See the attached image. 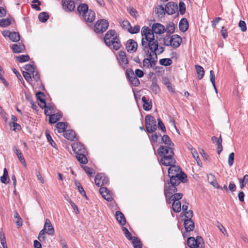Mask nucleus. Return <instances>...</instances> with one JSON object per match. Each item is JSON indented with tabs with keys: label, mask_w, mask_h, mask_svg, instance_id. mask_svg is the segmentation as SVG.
<instances>
[{
	"label": "nucleus",
	"mask_w": 248,
	"mask_h": 248,
	"mask_svg": "<svg viewBox=\"0 0 248 248\" xmlns=\"http://www.w3.org/2000/svg\"><path fill=\"white\" fill-rule=\"evenodd\" d=\"M179 12L181 15H183L185 14L186 9L185 6V4L184 2L182 1H180L179 3Z\"/></svg>",
	"instance_id": "nucleus-54"
},
{
	"label": "nucleus",
	"mask_w": 248,
	"mask_h": 248,
	"mask_svg": "<svg viewBox=\"0 0 248 248\" xmlns=\"http://www.w3.org/2000/svg\"><path fill=\"white\" fill-rule=\"evenodd\" d=\"M177 5L173 2H168L165 7V12L169 15H172L175 13Z\"/></svg>",
	"instance_id": "nucleus-21"
},
{
	"label": "nucleus",
	"mask_w": 248,
	"mask_h": 248,
	"mask_svg": "<svg viewBox=\"0 0 248 248\" xmlns=\"http://www.w3.org/2000/svg\"><path fill=\"white\" fill-rule=\"evenodd\" d=\"M165 31L164 26L160 23H155L152 25V29L144 26L141 31L142 35L141 45L144 51H148V49L156 50L158 46V43L155 38L154 34H162Z\"/></svg>",
	"instance_id": "nucleus-1"
},
{
	"label": "nucleus",
	"mask_w": 248,
	"mask_h": 248,
	"mask_svg": "<svg viewBox=\"0 0 248 248\" xmlns=\"http://www.w3.org/2000/svg\"><path fill=\"white\" fill-rule=\"evenodd\" d=\"M94 182L96 186L99 187H102L103 186L107 185L108 182V178L104 174L100 173L96 175Z\"/></svg>",
	"instance_id": "nucleus-10"
},
{
	"label": "nucleus",
	"mask_w": 248,
	"mask_h": 248,
	"mask_svg": "<svg viewBox=\"0 0 248 248\" xmlns=\"http://www.w3.org/2000/svg\"><path fill=\"white\" fill-rule=\"evenodd\" d=\"M121 27L124 30H128L131 25L128 20H124L121 23Z\"/></svg>",
	"instance_id": "nucleus-56"
},
{
	"label": "nucleus",
	"mask_w": 248,
	"mask_h": 248,
	"mask_svg": "<svg viewBox=\"0 0 248 248\" xmlns=\"http://www.w3.org/2000/svg\"><path fill=\"white\" fill-rule=\"evenodd\" d=\"M54 229L48 219L45 220L44 229L42 230L38 235V239L40 242L44 241L46 239L45 233L52 235L54 234Z\"/></svg>",
	"instance_id": "nucleus-4"
},
{
	"label": "nucleus",
	"mask_w": 248,
	"mask_h": 248,
	"mask_svg": "<svg viewBox=\"0 0 248 248\" xmlns=\"http://www.w3.org/2000/svg\"><path fill=\"white\" fill-rule=\"evenodd\" d=\"M10 40L13 42H18L20 40V35L18 33L16 32H12L11 34L10 35V37H9Z\"/></svg>",
	"instance_id": "nucleus-46"
},
{
	"label": "nucleus",
	"mask_w": 248,
	"mask_h": 248,
	"mask_svg": "<svg viewBox=\"0 0 248 248\" xmlns=\"http://www.w3.org/2000/svg\"><path fill=\"white\" fill-rule=\"evenodd\" d=\"M195 68L196 70L197 73L198 75V79H201L204 75V71L203 68L201 66L199 65H196Z\"/></svg>",
	"instance_id": "nucleus-31"
},
{
	"label": "nucleus",
	"mask_w": 248,
	"mask_h": 248,
	"mask_svg": "<svg viewBox=\"0 0 248 248\" xmlns=\"http://www.w3.org/2000/svg\"><path fill=\"white\" fill-rule=\"evenodd\" d=\"M15 152L16 154V155L17 156V157L19 161L24 165L25 166H26V163L25 161V159L23 155H22L21 151L19 150L18 149L16 148L15 150Z\"/></svg>",
	"instance_id": "nucleus-32"
},
{
	"label": "nucleus",
	"mask_w": 248,
	"mask_h": 248,
	"mask_svg": "<svg viewBox=\"0 0 248 248\" xmlns=\"http://www.w3.org/2000/svg\"><path fill=\"white\" fill-rule=\"evenodd\" d=\"M49 16L46 12H42L39 14L38 19L42 22H46L48 19Z\"/></svg>",
	"instance_id": "nucleus-39"
},
{
	"label": "nucleus",
	"mask_w": 248,
	"mask_h": 248,
	"mask_svg": "<svg viewBox=\"0 0 248 248\" xmlns=\"http://www.w3.org/2000/svg\"><path fill=\"white\" fill-rule=\"evenodd\" d=\"M14 217L16 224L18 228H20L23 224L22 220L16 211L15 212Z\"/></svg>",
	"instance_id": "nucleus-37"
},
{
	"label": "nucleus",
	"mask_w": 248,
	"mask_h": 248,
	"mask_svg": "<svg viewBox=\"0 0 248 248\" xmlns=\"http://www.w3.org/2000/svg\"><path fill=\"white\" fill-rule=\"evenodd\" d=\"M159 64L164 66H169L171 64L172 62L170 58H163L161 59L159 61Z\"/></svg>",
	"instance_id": "nucleus-41"
},
{
	"label": "nucleus",
	"mask_w": 248,
	"mask_h": 248,
	"mask_svg": "<svg viewBox=\"0 0 248 248\" xmlns=\"http://www.w3.org/2000/svg\"><path fill=\"white\" fill-rule=\"evenodd\" d=\"M104 40L108 46H112L115 50H118L121 46L120 39L117 36L114 30H111L108 31L104 36Z\"/></svg>",
	"instance_id": "nucleus-2"
},
{
	"label": "nucleus",
	"mask_w": 248,
	"mask_h": 248,
	"mask_svg": "<svg viewBox=\"0 0 248 248\" xmlns=\"http://www.w3.org/2000/svg\"><path fill=\"white\" fill-rule=\"evenodd\" d=\"M123 232L124 233L125 237L129 240H131L133 238L132 236L131 233L129 232L128 229L125 227L122 228Z\"/></svg>",
	"instance_id": "nucleus-49"
},
{
	"label": "nucleus",
	"mask_w": 248,
	"mask_h": 248,
	"mask_svg": "<svg viewBox=\"0 0 248 248\" xmlns=\"http://www.w3.org/2000/svg\"><path fill=\"white\" fill-rule=\"evenodd\" d=\"M183 197V194L180 193H174L167 198H166V202L168 203H170L171 202L179 201Z\"/></svg>",
	"instance_id": "nucleus-24"
},
{
	"label": "nucleus",
	"mask_w": 248,
	"mask_h": 248,
	"mask_svg": "<svg viewBox=\"0 0 248 248\" xmlns=\"http://www.w3.org/2000/svg\"><path fill=\"white\" fill-rule=\"evenodd\" d=\"M162 141L164 144H165L167 146H171V145H173V143L171 142L170 137L167 135H164L162 136Z\"/></svg>",
	"instance_id": "nucleus-42"
},
{
	"label": "nucleus",
	"mask_w": 248,
	"mask_h": 248,
	"mask_svg": "<svg viewBox=\"0 0 248 248\" xmlns=\"http://www.w3.org/2000/svg\"><path fill=\"white\" fill-rule=\"evenodd\" d=\"M116 219L121 225H124L126 223V219L124 215L120 211H117L115 213Z\"/></svg>",
	"instance_id": "nucleus-26"
},
{
	"label": "nucleus",
	"mask_w": 248,
	"mask_h": 248,
	"mask_svg": "<svg viewBox=\"0 0 248 248\" xmlns=\"http://www.w3.org/2000/svg\"><path fill=\"white\" fill-rule=\"evenodd\" d=\"M171 46L175 48L178 47L181 43H182V39L177 34H174L171 36Z\"/></svg>",
	"instance_id": "nucleus-20"
},
{
	"label": "nucleus",
	"mask_w": 248,
	"mask_h": 248,
	"mask_svg": "<svg viewBox=\"0 0 248 248\" xmlns=\"http://www.w3.org/2000/svg\"><path fill=\"white\" fill-rule=\"evenodd\" d=\"M63 136L68 140L74 141L77 139L76 135L72 130H67L63 133Z\"/></svg>",
	"instance_id": "nucleus-22"
},
{
	"label": "nucleus",
	"mask_w": 248,
	"mask_h": 248,
	"mask_svg": "<svg viewBox=\"0 0 248 248\" xmlns=\"http://www.w3.org/2000/svg\"><path fill=\"white\" fill-rule=\"evenodd\" d=\"M184 226L186 232H190L194 228V223L191 219H186L184 221Z\"/></svg>",
	"instance_id": "nucleus-23"
},
{
	"label": "nucleus",
	"mask_w": 248,
	"mask_h": 248,
	"mask_svg": "<svg viewBox=\"0 0 248 248\" xmlns=\"http://www.w3.org/2000/svg\"><path fill=\"white\" fill-rule=\"evenodd\" d=\"M135 76H136V77L141 78L143 77L144 76V73L143 72L139 69H137L135 70Z\"/></svg>",
	"instance_id": "nucleus-64"
},
{
	"label": "nucleus",
	"mask_w": 248,
	"mask_h": 248,
	"mask_svg": "<svg viewBox=\"0 0 248 248\" xmlns=\"http://www.w3.org/2000/svg\"><path fill=\"white\" fill-rule=\"evenodd\" d=\"M238 181L240 184V188L243 189L248 181V175L246 174L242 178H239Z\"/></svg>",
	"instance_id": "nucleus-35"
},
{
	"label": "nucleus",
	"mask_w": 248,
	"mask_h": 248,
	"mask_svg": "<svg viewBox=\"0 0 248 248\" xmlns=\"http://www.w3.org/2000/svg\"><path fill=\"white\" fill-rule=\"evenodd\" d=\"M16 59L19 62H23L28 61L30 57L28 55H22L16 56Z\"/></svg>",
	"instance_id": "nucleus-43"
},
{
	"label": "nucleus",
	"mask_w": 248,
	"mask_h": 248,
	"mask_svg": "<svg viewBox=\"0 0 248 248\" xmlns=\"http://www.w3.org/2000/svg\"><path fill=\"white\" fill-rule=\"evenodd\" d=\"M62 116L61 114L56 113L50 115L49 117V121L51 124H54L59 121L61 118Z\"/></svg>",
	"instance_id": "nucleus-34"
},
{
	"label": "nucleus",
	"mask_w": 248,
	"mask_h": 248,
	"mask_svg": "<svg viewBox=\"0 0 248 248\" xmlns=\"http://www.w3.org/2000/svg\"><path fill=\"white\" fill-rule=\"evenodd\" d=\"M142 101L143 103V108L145 110H149L152 108V105L151 101L149 102L146 99L145 96H142L141 98Z\"/></svg>",
	"instance_id": "nucleus-29"
},
{
	"label": "nucleus",
	"mask_w": 248,
	"mask_h": 248,
	"mask_svg": "<svg viewBox=\"0 0 248 248\" xmlns=\"http://www.w3.org/2000/svg\"><path fill=\"white\" fill-rule=\"evenodd\" d=\"M22 74L26 81L30 84H31L32 82L31 73L23 71Z\"/></svg>",
	"instance_id": "nucleus-45"
},
{
	"label": "nucleus",
	"mask_w": 248,
	"mask_h": 248,
	"mask_svg": "<svg viewBox=\"0 0 248 248\" xmlns=\"http://www.w3.org/2000/svg\"><path fill=\"white\" fill-rule=\"evenodd\" d=\"M145 127L148 133H152L156 129V123L155 118L151 115L145 117Z\"/></svg>",
	"instance_id": "nucleus-8"
},
{
	"label": "nucleus",
	"mask_w": 248,
	"mask_h": 248,
	"mask_svg": "<svg viewBox=\"0 0 248 248\" xmlns=\"http://www.w3.org/2000/svg\"><path fill=\"white\" fill-rule=\"evenodd\" d=\"M119 64L123 68H125L128 63V61L126 55V53L123 51H120L118 52L117 57Z\"/></svg>",
	"instance_id": "nucleus-13"
},
{
	"label": "nucleus",
	"mask_w": 248,
	"mask_h": 248,
	"mask_svg": "<svg viewBox=\"0 0 248 248\" xmlns=\"http://www.w3.org/2000/svg\"><path fill=\"white\" fill-rule=\"evenodd\" d=\"M8 180H9L8 172L6 168L3 169V174L0 177V181L2 183L6 184L8 183Z\"/></svg>",
	"instance_id": "nucleus-36"
},
{
	"label": "nucleus",
	"mask_w": 248,
	"mask_h": 248,
	"mask_svg": "<svg viewBox=\"0 0 248 248\" xmlns=\"http://www.w3.org/2000/svg\"><path fill=\"white\" fill-rule=\"evenodd\" d=\"M36 97L38 100H39L41 104L42 105V107H45L46 106V102L45 101V99L44 98V94L42 92H39L36 93Z\"/></svg>",
	"instance_id": "nucleus-40"
},
{
	"label": "nucleus",
	"mask_w": 248,
	"mask_h": 248,
	"mask_svg": "<svg viewBox=\"0 0 248 248\" xmlns=\"http://www.w3.org/2000/svg\"><path fill=\"white\" fill-rule=\"evenodd\" d=\"M158 153L161 157L174 154L172 148L170 146H160L158 150Z\"/></svg>",
	"instance_id": "nucleus-11"
},
{
	"label": "nucleus",
	"mask_w": 248,
	"mask_h": 248,
	"mask_svg": "<svg viewBox=\"0 0 248 248\" xmlns=\"http://www.w3.org/2000/svg\"><path fill=\"white\" fill-rule=\"evenodd\" d=\"M95 18V12L93 10L90 9L88 11L87 14L81 19L87 23H91L93 22Z\"/></svg>",
	"instance_id": "nucleus-19"
},
{
	"label": "nucleus",
	"mask_w": 248,
	"mask_h": 248,
	"mask_svg": "<svg viewBox=\"0 0 248 248\" xmlns=\"http://www.w3.org/2000/svg\"><path fill=\"white\" fill-rule=\"evenodd\" d=\"M11 20L8 18H4L0 20V26L5 27L11 24Z\"/></svg>",
	"instance_id": "nucleus-47"
},
{
	"label": "nucleus",
	"mask_w": 248,
	"mask_h": 248,
	"mask_svg": "<svg viewBox=\"0 0 248 248\" xmlns=\"http://www.w3.org/2000/svg\"><path fill=\"white\" fill-rule=\"evenodd\" d=\"M86 153L76 154V158L82 164H85L88 162V159L86 156Z\"/></svg>",
	"instance_id": "nucleus-30"
},
{
	"label": "nucleus",
	"mask_w": 248,
	"mask_h": 248,
	"mask_svg": "<svg viewBox=\"0 0 248 248\" xmlns=\"http://www.w3.org/2000/svg\"><path fill=\"white\" fill-rule=\"evenodd\" d=\"M234 154L233 153H231L229 154L228 157V165L230 167L232 166L234 162Z\"/></svg>",
	"instance_id": "nucleus-57"
},
{
	"label": "nucleus",
	"mask_w": 248,
	"mask_h": 248,
	"mask_svg": "<svg viewBox=\"0 0 248 248\" xmlns=\"http://www.w3.org/2000/svg\"><path fill=\"white\" fill-rule=\"evenodd\" d=\"M147 53V58H145L143 61V64L144 67L150 68L152 66L153 64H155V59H157L156 50H152L148 49V51H145Z\"/></svg>",
	"instance_id": "nucleus-6"
},
{
	"label": "nucleus",
	"mask_w": 248,
	"mask_h": 248,
	"mask_svg": "<svg viewBox=\"0 0 248 248\" xmlns=\"http://www.w3.org/2000/svg\"><path fill=\"white\" fill-rule=\"evenodd\" d=\"M10 126L11 127H13V130L14 131L20 130L21 129L20 125L16 123H10Z\"/></svg>",
	"instance_id": "nucleus-61"
},
{
	"label": "nucleus",
	"mask_w": 248,
	"mask_h": 248,
	"mask_svg": "<svg viewBox=\"0 0 248 248\" xmlns=\"http://www.w3.org/2000/svg\"><path fill=\"white\" fill-rule=\"evenodd\" d=\"M238 27L242 32L247 31L246 24L244 21L240 20L238 23Z\"/></svg>",
	"instance_id": "nucleus-55"
},
{
	"label": "nucleus",
	"mask_w": 248,
	"mask_h": 248,
	"mask_svg": "<svg viewBox=\"0 0 248 248\" xmlns=\"http://www.w3.org/2000/svg\"><path fill=\"white\" fill-rule=\"evenodd\" d=\"M131 241L134 248H142L141 242L137 237L134 236Z\"/></svg>",
	"instance_id": "nucleus-38"
},
{
	"label": "nucleus",
	"mask_w": 248,
	"mask_h": 248,
	"mask_svg": "<svg viewBox=\"0 0 248 248\" xmlns=\"http://www.w3.org/2000/svg\"><path fill=\"white\" fill-rule=\"evenodd\" d=\"M140 30V26L139 25H136L134 27L130 26L128 29V32L131 34L137 33L139 32Z\"/></svg>",
	"instance_id": "nucleus-48"
},
{
	"label": "nucleus",
	"mask_w": 248,
	"mask_h": 248,
	"mask_svg": "<svg viewBox=\"0 0 248 248\" xmlns=\"http://www.w3.org/2000/svg\"><path fill=\"white\" fill-rule=\"evenodd\" d=\"M188 22L186 19H182L179 23V27L181 31L185 32L188 29Z\"/></svg>",
	"instance_id": "nucleus-27"
},
{
	"label": "nucleus",
	"mask_w": 248,
	"mask_h": 248,
	"mask_svg": "<svg viewBox=\"0 0 248 248\" xmlns=\"http://www.w3.org/2000/svg\"><path fill=\"white\" fill-rule=\"evenodd\" d=\"M168 176L171 181L177 180L179 179V181L185 183L186 181L187 176L182 170L179 166L174 165L170 167L168 169Z\"/></svg>",
	"instance_id": "nucleus-3"
},
{
	"label": "nucleus",
	"mask_w": 248,
	"mask_h": 248,
	"mask_svg": "<svg viewBox=\"0 0 248 248\" xmlns=\"http://www.w3.org/2000/svg\"><path fill=\"white\" fill-rule=\"evenodd\" d=\"M89 10L88 5L85 3L80 4L78 6V13L81 19L87 14Z\"/></svg>",
	"instance_id": "nucleus-17"
},
{
	"label": "nucleus",
	"mask_w": 248,
	"mask_h": 248,
	"mask_svg": "<svg viewBox=\"0 0 248 248\" xmlns=\"http://www.w3.org/2000/svg\"><path fill=\"white\" fill-rule=\"evenodd\" d=\"M11 48L14 53H19L23 52L25 47L24 45L18 43L13 44L11 46Z\"/></svg>",
	"instance_id": "nucleus-25"
},
{
	"label": "nucleus",
	"mask_w": 248,
	"mask_h": 248,
	"mask_svg": "<svg viewBox=\"0 0 248 248\" xmlns=\"http://www.w3.org/2000/svg\"><path fill=\"white\" fill-rule=\"evenodd\" d=\"M99 192L102 196L107 201L111 202L113 200L112 193L106 187H100Z\"/></svg>",
	"instance_id": "nucleus-16"
},
{
	"label": "nucleus",
	"mask_w": 248,
	"mask_h": 248,
	"mask_svg": "<svg viewBox=\"0 0 248 248\" xmlns=\"http://www.w3.org/2000/svg\"><path fill=\"white\" fill-rule=\"evenodd\" d=\"M24 68L26 71V72H29L32 74V73H33V72L35 71L33 66L30 64L25 65Z\"/></svg>",
	"instance_id": "nucleus-53"
},
{
	"label": "nucleus",
	"mask_w": 248,
	"mask_h": 248,
	"mask_svg": "<svg viewBox=\"0 0 248 248\" xmlns=\"http://www.w3.org/2000/svg\"><path fill=\"white\" fill-rule=\"evenodd\" d=\"M72 147L76 154L87 153V151L84 146L80 142L73 143L72 144Z\"/></svg>",
	"instance_id": "nucleus-15"
},
{
	"label": "nucleus",
	"mask_w": 248,
	"mask_h": 248,
	"mask_svg": "<svg viewBox=\"0 0 248 248\" xmlns=\"http://www.w3.org/2000/svg\"><path fill=\"white\" fill-rule=\"evenodd\" d=\"M187 244L190 248H204V243L203 239L201 236H197L195 239L194 237H190L187 240Z\"/></svg>",
	"instance_id": "nucleus-7"
},
{
	"label": "nucleus",
	"mask_w": 248,
	"mask_h": 248,
	"mask_svg": "<svg viewBox=\"0 0 248 248\" xmlns=\"http://www.w3.org/2000/svg\"><path fill=\"white\" fill-rule=\"evenodd\" d=\"M108 27V22L105 19L98 20L94 26V31L96 33L105 32Z\"/></svg>",
	"instance_id": "nucleus-9"
},
{
	"label": "nucleus",
	"mask_w": 248,
	"mask_h": 248,
	"mask_svg": "<svg viewBox=\"0 0 248 248\" xmlns=\"http://www.w3.org/2000/svg\"><path fill=\"white\" fill-rule=\"evenodd\" d=\"M151 89L155 93H157L160 90L159 86L155 82H153L151 86Z\"/></svg>",
	"instance_id": "nucleus-51"
},
{
	"label": "nucleus",
	"mask_w": 248,
	"mask_h": 248,
	"mask_svg": "<svg viewBox=\"0 0 248 248\" xmlns=\"http://www.w3.org/2000/svg\"><path fill=\"white\" fill-rule=\"evenodd\" d=\"M210 79L214 88H215V77L214 72L213 70H211L210 71Z\"/></svg>",
	"instance_id": "nucleus-63"
},
{
	"label": "nucleus",
	"mask_w": 248,
	"mask_h": 248,
	"mask_svg": "<svg viewBox=\"0 0 248 248\" xmlns=\"http://www.w3.org/2000/svg\"><path fill=\"white\" fill-rule=\"evenodd\" d=\"M56 128L58 133H61L65 131L67 128V123L65 122H59L56 124Z\"/></svg>",
	"instance_id": "nucleus-28"
},
{
	"label": "nucleus",
	"mask_w": 248,
	"mask_h": 248,
	"mask_svg": "<svg viewBox=\"0 0 248 248\" xmlns=\"http://www.w3.org/2000/svg\"><path fill=\"white\" fill-rule=\"evenodd\" d=\"M63 9L66 12H72L75 9V4L74 0H62Z\"/></svg>",
	"instance_id": "nucleus-14"
},
{
	"label": "nucleus",
	"mask_w": 248,
	"mask_h": 248,
	"mask_svg": "<svg viewBox=\"0 0 248 248\" xmlns=\"http://www.w3.org/2000/svg\"><path fill=\"white\" fill-rule=\"evenodd\" d=\"M174 155H168L167 156H162L160 159V163L165 166L170 167L174 165L176 163L175 159L173 157Z\"/></svg>",
	"instance_id": "nucleus-12"
},
{
	"label": "nucleus",
	"mask_w": 248,
	"mask_h": 248,
	"mask_svg": "<svg viewBox=\"0 0 248 248\" xmlns=\"http://www.w3.org/2000/svg\"><path fill=\"white\" fill-rule=\"evenodd\" d=\"M217 227L219 231L226 236H228V233L224 226L219 222L217 223Z\"/></svg>",
	"instance_id": "nucleus-62"
},
{
	"label": "nucleus",
	"mask_w": 248,
	"mask_h": 248,
	"mask_svg": "<svg viewBox=\"0 0 248 248\" xmlns=\"http://www.w3.org/2000/svg\"><path fill=\"white\" fill-rule=\"evenodd\" d=\"M175 28L174 25L173 24H169L167 26V28L165 29V31L168 33H173L174 31Z\"/></svg>",
	"instance_id": "nucleus-59"
},
{
	"label": "nucleus",
	"mask_w": 248,
	"mask_h": 248,
	"mask_svg": "<svg viewBox=\"0 0 248 248\" xmlns=\"http://www.w3.org/2000/svg\"><path fill=\"white\" fill-rule=\"evenodd\" d=\"M126 76L129 79L133 76H135L133 70L131 68L127 69L126 70Z\"/></svg>",
	"instance_id": "nucleus-60"
},
{
	"label": "nucleus",
	"mask_w": 248,
	"mask_h": 248,
	"mask_svg": "<svg viewBox=\"0 0 248 248\" xmlns=\"http://www.w3.org/2000/svg\"><path fill=\"white\" fill-rule=\"evenodd\" d=\"M129 80L130 81L131 83L135 86H138L140 85V81L138 78V77H136L135 76H133Z\"/></svg>",
	"instance_id": "nucleus-50"
},
{
	"label": "nucleus",
	"mask_w": 248,
	"mask_h": 248,
	"mask_svg": "<svg viewBox=\"0 0 248 248\" xmlns=\"http://www.w3.org/2000/svg\"><path fill=\"white\" fill-rule=\"evenodd\" d=\"M172 202V206L173 210L176 213L180 212L181 210V202L180 201H173Z\"/></svg>",
	"instance_id": "nucleus-33"
},
{
	"label": "nucleus",
	"mask_w": 248,
	"mask_h": 248,
	"mask_svg": "<svg viewBox=\"0 0 248 248\" xmlns=\"http://www.w3.org/2000/svg\"><path fill=\"white\" fill-rule=\"evenodd\" d=\"M170 39H171L170 36L166 35L163 38V44L166 46H170L171 44Z\"/></svg>",
	"instance_id": "nucleus-52"
},
{
	"label": "nucleus",
	"mask_w": 248,
	"mask_h": 248,
	"mask_svg": "<svg viewBox=\"0 0 248 248\" xmlns=\"http://www.w3.org/2000/svg\"><path fill=\"white\" fill-rule=\"evenodd\" d=\"M178 179L177 180L171 181L170 179L167 183L165 185L164 193L166 198L169 197L171 194L177 191L176 186L182 182L179 181Z\"/></svg>",
	"instance_id": "nucleus-5"
},
{
	"label": "nucleus",
	"mask_w": 248,
	"mask_h": 248,
	"mask_svg": "<svg viewBox=\"0 0 248 248\" xmlns=\"http://www.w3.org/2000/svg\"><path fill=\"white\" fill-rule=\"evenodd\" d=\"M83 169L87 174L91 176H92L93 175L94 173L93 170L88 166L83 167Z\"/></svg>",
	"instance_id": "nucleus-58"
},
{
	"label": "nucleus",
	"mask_w": 248,
	"mask_h": 248,
	"mask_svg": "<svg viewBox=\"0 0 248 248\" xmlns=\"http://www.w3.org/2000/svg\"><path fill=\"white\" fill-rule=\"evenodd\" d=\"M155 13L156 14H157L158 16H163L165 15L166 13L165 8L161 5H159L156 7L155 9Z\"/></svg>",
	"instance_id": "nucleus-44"
},
{
	"label": "nucleus",
	"mask_w": 248,
	"mask_h": 248,
	"mask_svg": "<svg viewBox=\"0 0 248 248\" xmlns=\"http://www.w3.org/2000/svg\"><path fill=\"white\" fill-rule=\"evenodd\" d=\"M138 47V44L136 41L132 39L128 40L126 43V49L130 53L135 52Z\"/></svg>",
	"instance_id": "nucleus-18"
}]
</instances>
